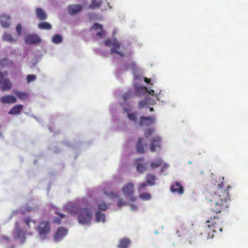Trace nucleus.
<instances>
[{
  "label": "nucleus",
  "instance_id": "nucleus-12",
  "mask_svg": "<svg viewBox=\"0 0 248 248\" xmlns=\"http://www.w3.org/2000/svg\"><path fill=\"white\" fill-rule=\"evenodd\" d=\"M0 85L1 90L2 91L10 90L12 87L11 82L6 77H4L3 79L0 81Z\"/></svg>",
  "mask_w": 248,
  "mask_h": 248
},
{
  "label": "nucleus",
  "instance_id": "nucleus-39",
  "mask_svg": "<svg viewBox=\"0 0 248 248\" xmlns=\"http://www.w3.org/2000/svg\"><path fill=\"white\" fill-rule=\"evenodd\" d=\"M132 92H127L125 94H124L123 96V100L126 102L128 99L132 98Z\"/></svg>",
  "mask_w": 248,
  "mask_h": 248
},
{
  "label": "nucleus",
  "instance_id": "nucleus-28",
  "mask_svg": "<svg viewBox=\"0 0 248 248\" xmlns=\"http://www.w3.org/2000/svg\"><path fill=\"white\" fill-rule=\"evenodd\" d=\"M2 39L4 41H6L10 43H15L17 40V39H14L11 35L6 33L3 34Z\"/></svg>",
  "mask_w": 248,
  "mask_h": 248
},
{
  "label": "nucleus",
  "instance_id": "nucleus-45",
  "mask_svg": "<svg viewBox=\"0 0 248 248\" xmlns=\"http://www.w3.org/2000/svg\"><path fill=\"white\" fill-rule=\"evenodd\" d=\"M144 80L145 82L149 84L151 81V79L145 78Z\"/></svg>",
  "mask_w": 248,
  "mask_h": 248
},
{
  "label": "nucleus",
  "instance_id": "nucleus-49",
  "mask_svg": "<svg viewBox=\"0 0 248 248\" xmlns=\"http://www.w3.org/2000/svg\"><path fill=\"white\" fill-rule=\"evenodd\" d=\"M167 167V165L166 164H164L163 165V167H162V169H165V168H166Z\"/></svg>",
  "mask_w": 248,
  "mask_h": 248
},
{
  "label": "nucleus",
  "instance_id": "nucleus-21",
  "mask_svg": "<svg viewBox=\"0 0 248 248\" xmlns=\"http://www.w3.org/2000/svg\"><path fill=\"white\" fill-rule=\"evenodd\" d=\"M136 149L138 153L143 154L145 153L144 145L143 144V139L142 138H139L136 146Z\"/></svg>",
  "mask_w": 248,
  "mask_h": 248
},
{
  "label": "nucleus",
  "instance_id": "nucleus-27",
  "mask_svg": "<svg viewBox=\"0 0 248 248\" xmlns=\"http://www.w3.org/2000/svg\"><path fill=\"white\" fill-rule=\"evenodd\" d=\"M95 219L97 222L105 221V216L104 214L101 213L100 211H97L95 214Z\"/></svg>",
  "mask_w": 248,
  "mask_h": 248
},
{
  "label": "nucleus",
  "instance_id": "nucleus-11",
  "mask_svg": "<svg viewBox=\"0 0 248 248\" xmlns=\"http://www.w3.org/2000/svg\"><path fill=\"white\" fill-rule=\"evenodd\" d=\"M143 158H139L135 160V163L137 164V170L140 172L144 171L147 169V164L143 162Z\"/></svg>",
  "mask_w": 248,
  "mask_h": 248
},
{
  "label": "nucleus",
  "instance_id": "nucleus-10",
  "mask_svg": "<svg viewBox=\"0 0 248 248\" xmlns=\"http://www.w3.org/2000/svg\"><path fill=\"white\" fill-rule=\"evenodd\" d=\"M68 233V230L64 227H60L56 231L54 235V239L55 241L58 242L62 240Z\"/></svg>",
  "mask_w": 248,
  "mask_h": 248
},
{
  "label": "nucleus",
  "instance_id": "nucleus-33",
  "mask_svg": "<svg viewBox=\"0 0 248 248\" xmlns=\"http://www.w3.org/2000/svg\"><path fill=\"white\" fill-rule=\"evenodd\" d=\"M127 117L131 121L136 123L137 120L136 114L135 113H127Z\"/></svg>",
  "mask_w": 248,
  "mask_h": 248
},
{
  "label": "nucleus",
  "instance_id": "nucleus-47",
  "mask_svg": "<svg viewBox=\"0 0 248 248\" xmlns=\"http://www.w3.org/2000/svg\"><path fill=\"white\" fill-rule=\"evenodd\" d=\"M131 209L133 210H136L137 209V207L135 205H131Z\"/></svg>",
  "mask_w": 248,
  "mask_h": 248
},
{
  "label": "nucleus",
  "instance_id": "nucleus-22",
  "mask_svg": "<svg viewBox=\"0 0 248 248\" xmlns=\"http://www.w3.org/2000/svg\"><path fill=\"white\" fill-rule=\"evenodd\" d=\"M157 180V177L155 175L148 173L146 176V181L149 186H154L155 184V181Z\"/></svg>",
  "mask_w": 248,
  "mask_h": 248
},
{
  "label": "nucleus",
  "instance_id": "nucleus-13",
  "mask_svg": "<svg viewBox=\"0 0 248 248\" xmlns=\"http://www.w3.org/2000/svg\"><path fill=\"white\" fill-rule=\"evenodd\" d=\"M170 189L172 192L177 193L179 195L183 194L184 192L183 186L179 182H175L171 185Z\"/></svg>",
  "mask_w": 248,
  "mask_h": 248
},
{
  "label": "nucleus",
  "instance_id": "nucleus-31",
  "mask_svg": "<svg viewBox=\"0 0 248 248\" xmlns=\"http://www.w3.org/2000/svg\"><path fill=\"white\" fill-rule=\"evenodd\" d=\"M139 197L140 199L144 201L149 200L151 198V195L148 193H143L139 195Z\"/></svg>",
  "mask_w": 248,
  "mask_h": 248
},
{
  "label": "nucleus",
  "instance_id": "nucleus-25",
  "mask_svg": "<svg viewBox=\"0 0 248 248\" xmlns=\"http://www.w3.org/2000/svg\"><path fill=\"white\" fill-rule=\"evenodd\" d=\"M102 3V0H92L90 7L92 9L99 8Z\"/></svg>",
  "mask_w": 248,
  "mask_h": 248
},
{
  "label": "nucleus",
  "instance_id": "nucleus-7",
  "mask_svg": "<svg viewBox=\"0 0 248 248\" xmlns=\"http://www.w3.org/2000/svg\"><path fill=\"white\" fill-rule=\"evenodd\" d=\"M161 148V138L159 136H156L152 138L150 142V150L154 152Z\"/></svg>",
  "mask_w": 248,
  "mask_h": 248
},
{
  "label": "nucleus",
  "instance_id": "nucleus-36",
  "mask_svg": "<svg viewBox=\"0 0 248 248\" xmlns=\"http://www.w3.org/2000/svg\"><path fill=\"white\" fill-rule=\"evenodd\" d=\"M104 193L107 196L111 199H114L118 197V194L113 192H108L105 190Z\"/></svg>",
  "mask_w": 248,
  "mask_h": 248
},
{
  "label": "nucleus",
  "instance_id": "nucleus-34",
  "mask_svg": "<svg viewBox=\"0 0 248 248\" xmlns=\"http://www.w3.org/2000/svg\"><path fill=\"white\" fill-rule=\"evenodd\" d=\"M1 239L3 241H4L6 247L7 248H14V246L13 245H10L9 246H8V244L10 242V239L8 237L3 236L1 237Z\"/></svg>",
  "mask_w": 248,
  "mask_h": 248
},
{
  "label": "nucleus",
  "instance_id": "nucleus-1",
  "mask_svg": "<svg viewBox=\"0 0 248 248\" xmlns=\"http://www.w3.org/2000/svg\"><path fill=\"white\" fill-rule=\"evenodd\" d=\"M230 188L231 186H229L226 189H223L219 184L215 192H210L206 194L205 200L211 203V210L213 212L219 213L226 210L228 208V202L230 201L228 191Z\"/></svg>",
  "mask_w": 248,
  "mask_h": 248
},
{
  "label": "nucleus",
  "instance_id": "nucleus-18",
  "mask_svg": "<svg viewBox=\"0 0 248 248\" xmlns=\"http://www.w3.org/2000/svg\"><path fill=\"white\" fill-rule=\"evenodd\" d=\"M36 15L39 20L43 21L46 19L47 16L46 13L40 8H37L35 10Z\"/></svg>",
  "mask_w": 248,
  "mask_h": 248
},
{
  "label": "nucleus",
  "instance_id": "nucleus-30",
  "mask_svg": "<svg viewBox=\"0 0 248 248\" xmlns=\"http://www.w3.org/2000/svg\"><path fill=\"white\" fill-rule=\"evenodd\" d=\"M55 214L57 215H59L60 217V218L55 217L54 219L53 222L54 223L56 224H60L61 222V219L65 217V215L63 214L60 213L58 212H56Z\"/></svg>",
  "mask_w": 248,
  "mask_h": 248
},
{
  "label": "nucleus",
  "instance_id": "nucleus-37",
  "mask_svg": "<svg viewBox=\"0 0 248 248\" xmlns=\"http://www.w3.org/2000/svg\"><path fill=\"white\" fill-rule=\"evenodd\" d=\"M155 128H149L146 130L144 132V136L146 138H149L155 132Z\"/></svg>",
  "mask_w": 248,
  "mask_h": 248
},
{
  "label": "nucleus",
  "instance_id": "nucleus-8",
  "mask_svg": "<svg viewBox=\"0 0 248 248\" xmlns=\"http://www.w3.org/2000/svg\"><path fill=\"white\" fill-rule=\"evenodd\" d=\"M155 122V118L153 116H141L138 124L140 126H148Z\"/></svg>",
  "mask_w": 248,
  "mask_h": 248
},
{
  "label": "nucleus",
  "instance_id": "nucleus-3",
  "mask_svg": "<svg viewBox=\"0 0 248 248\" xmlns=\"http://www.w3.org/2000/svg\"><path fill=\"white\" fill-rule=\"evenodd\" d=\"M223 226L222 221L218 217L214 216L206 221V228L205 231L206 232L207 239L213 238L214 233L222 232Z\"/></svg>",
  "mask_w": 248,
  "mask_h": 248
},
{
  "label": "nucleus",
  "instance_id": "nucleus-26",
  "mask_svg": "<svg viewBox=\"0 0 248 248\" xmlns=\"http://www.w3.org/2000/svg\"><path fill=\"white\" fill-rule=\"evenodd\" d=\"M163 163V161L161 158H157L151 163V167L152 169L157 168L161 166Z\"/></svg>",
  "mask_w": 248,
  "mask_h": 248
},
{
  "label": "nucleus",
  "instance_id": "nucleus-50",
  "mask_svg": "<svg viewBox=\"0 0 248 248\" xmlns=\"http://www.w3.org/2000/svg\"><path fill=\"white\" fill-rule=\"evenodd\" d=\"M149 109L150 111H153L154 110V108L152 107H150Z\"/></svg>",
  "mask_w": 248,
  "mask_h": 248
},
{
  "label": "nucleus",
  "instance_id": "nucleus-41",
  "mask_svg": "<svg viewBox=\"0 0 248 248\" xmlns=\"http://www.w3.org/2000/svg\"><path fill=\"white\" fill-rule=\"evenodd\" d=\"M98 208L100 210L105 211L107 209V205L104 202H100L98 204Z\"/></svg>",
  "mask_w": 248,
  "mask_h": 248
},
{
  "label": "nucleus",
  "instance_id": "nucleus-35",
  "mask_svg": "<svg viewBox=\"0 0 248 248\" xmlns=\"http://www.w3.org/2000/svg\"><path fill=\"white\" fill-rule=\"evenodd\" d=\"M147 103H148L147 98H146L145 99L143 100L140 101L139 102V106H138L139 109H142V108H143L144 107H145L146 106Z\"/></svg>",
  "mask_w": 248,
  "mask_h": 248
},
{
  "label": "nucleus",
  "instance_id": "nucleus-4",
  "mask_svg": "<svg viewBox=\"0 0 248 248\" xmlns=\"http://www.w3.org/2000/svg\"><path fill=\"white\" fill-rule=\"evenodd\" d=\"M104 43L107 46H113L110 49V53L111 54L116 53L122 58L125 57V47L124 46H122L117 40L108 39L105 41Z\"/></svg>",
  "mask_w": 248,
  "mask_h": 248
},
{
  "label": "nucleus",
  "instance_id": "nucleus-20",
  "mask_svg": "<svg viewBox=\"0 0 248 248\" xmlns=\"http://www.w3.org/2000/svg\"><path fill=\"white\" fill-rule=\"evenodd\" d=\"M130 243V240L127 238H124L119 240L118 248H128Z\"/></svg>",
  "mask_w": 248,
  "mask_h": 248
},
{
  "label": "nucleus",
  "instance_id": "nucleus-16",
  "mask_svg": "<svg viewBox=\"0 0 248 248\" xmlns=\"http://www.w3.org/2000/svg\"><path fill=\"white\" fill-rule=\"evenodd\" d=\"M0 101L3 104L15 103L16 102V98L11 95H4L0 98Z\"/></svg>",
  "mask_w": 248,
  "mask_h": 248
},
{
  "label": "nucleus",
  "instance_id": "nucleus-32",
  "mask_svg": "<svg viewBox=\"0 0 248 248\" xmlns=\"http://www.w3.org/2000/svg\"><path fill=\"white\" fill-rule=\"evenodd\" d=\"M23 220L29 228L31 227L30 224L31 222H33V223H36V221L32 220L31 217L29 216L24 218Z\"/></svg>",
  "mask_w": 248,
  "mask_h": 248
},
{
  "label": "nucleus",
  "instance_id": "nucleus-40",
  "mask_svg": "<svg viewBox=\"0 0 248 248\" xmlns=\"http://www.w3.org/2000/svg\"><path fill=\"white\" fill-rule=\"evenodd\" d=\"M36 79V76L34 75H28L26 77V80L28 83L34 81Z\"/></svg>",
  "mask_w": 248,
  "mask_h": 248
},
{
  "label": "nucleus",
  "instance_id": "nucleus-29",
  "mask_svg": "<svg viewBox=\"0 0 248 248\" xmlns=\"http://www.w3.org/2000/svg\"><path fill=\"white\" fill-rule=\"evenodd\" d=\"M62 37L60 34H57L54 35L52 39L53 43L58 44L62 42Z\"/></svg>",
  "mask_w": 248,
  "mask_h": 248
},
{
  "label": "nucleus",
  "instance_id": "nucleus-2",
  "mask_svg": "<svg viewBox=\"0 0 248 248\" xmlns=\"http://www.w3.org/2000/svg\"><path fill=\"white\" fill-rule=\"evenodd\" d=\"M65 210L71 214H78V220L79 224L91 223L93 214L90 208H81L73 203H69L66 205Z\"/></svg>",
  "mask_w": 248,
  "mask_h": 248
},
{
  "label": "nucleus",
  "instance_id": "nucleus-48",
  "mask_svg": "<svg viewBox=\"0 0 248 248\" xmlns=\"http://www.w3.org/2000/svg\"><path fill=\"white\" fill-rule=\"evenodd\" d=\"M26 210L27 212H31V211H32V209L30 207H27Z\"/></svg>",
  "mask_w": 248,
  "mask_h": 248
},
{
  "label": "nucleus",
  "instance_id": "nucleus-43",
  "mask_svg": "<svg viewBox=\"0 0 248 248\" xmlns=\"http://www.w3.org/2000/svg\"><path fill=\"white\" fill-rule=\"evenodd\" d=\"M117 204L119 207H121L122 206L126 205V203L125 202H123V200L121 199L118 202Z\"/></svg>",
  "mask_w": 248,
  "mask_h": 248
},
{
  "label": "nucleus",
  "instance_id": "nucleus-15",
  "mask_svg": "<svg viewBox=\"0 0 248 248\" xmlns=\"http://www.w3.org/2000/svg\"><path fill=\"white\" fill-rule=\"evenodd\" d=\"M0 23L1 26L5 28L10 27L11 24V18L9 16L2 15L0 16Z\"/></svg>",
  "mask_w": 248,
  "mask_h": 248
},
{
  "label": "nucleus",
  "instance_id": "nucleus-42",
  "mask_svg": "<svg viewBox=\"0 0 248 248\" xmlns=\"http://www.w3.org/2000/svg\"><path fill=\"white\" fill-rule=\"evenodd\" d=\"M22 28L20 24H18L16 27V31H17L18 35H20L21 33Z\"/></svg>",
  "mask_w": 248,
  "mask_h": 248
},
{
  "label": "nucleus",
  "instance_id": "nucleus-23",
  "mask_svg": "<svg viewBox=\"0 0 248 248\" xmlns=\"http://www.w3.org/2000/svg\"><path fill=\"white\" fill-rule=\"evenodd\" d=\"M38 27L41 30H50L52 29L51 25L47 22H42L38 24Z\"/></svg>",
  "mask_w": 248,
  "mask_h": 248
},
{
  "label": "nucleus",
  "instance_id": "nucleus-6",
  "mask_svg": "<svg viewBox=\"0 0 248 248\" xmlns=\"http://www.w3.org/2000/svg\"><path fill=\"white\" fill-rule=\"evenodd\" d=\"M122 190L124 196L131 202H134L136 201L137 198L134 195L135 189L133 183H127L123 186Z\"/></svg>",
  "mask_w": 248,
  "mask_h": 248
},
{
  "label": "nucleus",
  "instance_id": "nucleus-19",
  "mask_svg": "<svg viewBox=\"0 0 248 248\" xmlns=\"http://www.w3.org/2000/svg\"><path fill=\"white\" fill-rule=\"evenodd\" d=\"M23 108V106L22 105H16L11 109L8 112V114L10 115L19 114L22 110Z\"/></svg>",
  "mask_w": 248,
  "mask_h": 248
},
{
  "label": "nucleus",
  "instance_id": "nucleus-17",
  "mask_svg": "<svg viewBox=\"0 0 248 248\" xmlns=\"http://www.w3.org/2000/svg\"><path fill=\"white\" fill-rule=\"evenodd\" d=\"M82 6L79 4L69 5L68 7V11L71 15L75 14L81 10Z\"/></svg>",
  "mask_w": 248,
  "mask_h": 248
},
{
  "label": "nucleus",
  "instance_id": "nucleus-9",
  "mask_svg": "<svg viewBox=\"0 0 248 248\" xmlns=\"http://www.w3.org/2000/svg\"><path fill=\"white\" fill-rule=\"evenodd\" d=\"M26 44L28 45H35L41 43L40 37L36 34L31 33L27 35L25 39Z\"/></svg>",
  "mask_w": 248,
  "mask_h": 248
},
{
  "label": "nucleus",
  "instance_id": "nucleus-46",
  "mask_svg": "<svg viewBox=\"0 0 248 248\" xmlns=\"http://www.w3.org/2000/svg\"><path fill=\"white\" fill-rule=\"evenodd\" d=\"M124 111L126 112L127 113H129V111L130 110L129 109H128L127 108H124Z\"/></svg>",
  "mask_w": 248,
  "mask_h": 248
},
{
  "label": "nucleus",
  "instance_id": "nucleus-38",
  "mask_svg": "<svg viewBox=\"0 0 248 248\" xmlns=\"http://www.w3.org/2000/svg\"><path fill=\"white\" fill-rule=\"evenodd\" d=\"M148 185L147 182L141 183L138 184V190L139 191H141L145 189L147 186Z\"/></svg>",
  "mask_w": 248,
  "mask_h": 248
},
{
  "label": "nucleus",
  "instance_id": "nucleus-5",
  "mask_svg": "<svg viewBox=\"0 0 248 248\" xmlns=\"http://www.w3.org/2000/svg\"><path fill=\"white\" fill-rule=\"evenodd\" d=\"M36 231L42 239H46L51 231L50 222L49 220L41 221L36 228Z\"/></svg>",
  "mask_w": 248,
  "mask_h": 248
},
{
  "label": "nucleus",
  "instance_id": "nucleus-14",
  "mask_svg": "<svg viewBox=\"0 0 248 248\" xmlns=\"http://www.w3.org/2000/svg\"><path fill=\"white\" fill-rule=\"evenodd\" d=\"M94 30L96 32V35L100 38L106 35V32L103 29V26L99 23H95L91 28V30Z\"/></svg>",
  "mask_w": 248,
  "mask_h": 248
},
{
  "label": "nucleus",
  "instance_id": "nucleus-44",
  "mask_svg": "<svg viewBox=\"0 0 248 248\" xmlns=\"http://www.w3.org/2000/svg\"><path fill=\"white\" fill-rule=\"evenodd\" d=\"M8 73L4 72L3 73H2L0 72V81H1L2 79H3L4 77H6L7 76Z\"/></svg>",
  "mask_w": 248,
  "mask_h": 248
},
{
  "label": "nucleus",
  "instance_id": "nucleus-24",
  "mask_svg": "<svg viewBox=\"0 0 248 248\" xmlns=\"http://www.w3.org/2000/svg\"><path fill=\"white\" fill-rule=\"evenodd\" d=\"M15 93L19 99L21 100H27L29 97L28 93L25 92L16 91L15 92Z\"/></svg>",
  "mask_w": 248,
  "mask_h": 248
}]
</instances>
